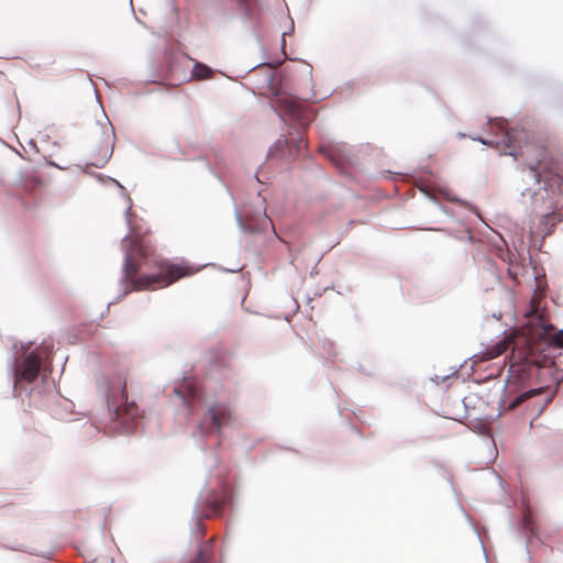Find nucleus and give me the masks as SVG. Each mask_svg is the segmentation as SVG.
Here are the masks:
<instances>
[{
  "mask_svg": "<svg viewBox=\"0 0 563 563\" xmlns=\"http://www.w3.org/2000/svg\"><path fill=\"white\" fill-rule=\"evenodd\" d=\"M196 526H197V530H198V537L203 538L206 530H205V526L201 521V518H198Z\"/></svg>",
  "mask_w": 563,
  "mask_h": 563,
  "instance_id": "obj_13",
  "label": "nucleus"
},
{
  "mask_svg": "<svg viewBox=\"0 0 563 563\" xmlns=\"http://www.w3.org/2000/svg\"><path fill=\"white\" fill-rule=\"evenodd\" d=\"M211 556V545L206 543L200 549L196 559L191 563H209Z\"/></svg>",
  "mask_w": 563,
  "mask_h": 563,
  "instance_id": "obj_12",
  "label": "nucleus"
},
{
  "mask_svg": "<svg viewBox=\"0 0 563 563\" xmlns=\"http://www.w3.org/2000/svg\"><path fill=\"white\" fill-rule=\"evenodd\" d=\"M492 129H496V134L500 135L497 140L496 147L504 154L511 155L516 158L527 157V165L533 173L536 180H542V173L551 170L552 162L547 161V150L542 146L528 142V133L521 129H508L507 122L499 119L492 123Z\"/></svg>",
  "mask_w": 563,
  "mask_h": 563,
  "instance_id": "obj_3",
  "label": "nucleus"
},
{
  "mask_svg": "<svg viewBox=\"0 0 563 563\" xmlns=\"http://www.w3.org/2000/svg\"><path fill=\"white\" fill-rule=\"evenodd\" d=\"M512 344L507 384L509 387H525L538 379L541 368L555 364L552 347L544 340H532L525 334L506 336L482 353L481 361L498 357Z\"/></svg>",
  "mask_w": 563,
  "mask_h": 563,
  "instance_id": "obj_2",
  "label": "nucleus"
},
{
  "mask_svg": "<svg viewBox=\"0 0 563 563\" xmlns=\"http://www.w3.org/2000/svg\"><path fill=\"white\" fill-rule=\"evenodd\" d=\"M211 75L212 70L208 66L198 62L195 64L192 69V76L196 79H208L211 77Z\"/></svg>",
  "mask_w": 563,
  "mask_h": 563,
  "instance_id": "obj_10",
  "label": "nucleus"
},
{
  "mask_svg": "<svg viewBox=\"0 0 563 563\" xmlns=\"http://www.w3.org/2000/svg\"><path fill=\"white\" fill-rule=\"evenodd\" d=\"M175 393L184 399L189 408L192 401L201 400V390L192 378H185L180 387L175 389Z\"/></svg>",
  "mask_w": 563,
  "mask_h": 563,
  "instance_id": "obj_9",
  "label": "nucleus"
},
{
  "mask_svg": "<svg viewBox=\"0 0 563 563\" xmlns=\"http://www.w3.org/2000/svg\"><path fill=\"white\" fill-rule=\"evenodd\" d=\"M274 106L282 118L294 120L300 125H307L313 120V113L307 107L289 97L278 98Z\"/></svg>",
  "mask_w": 563,
  "mask_h": 563,
  "instance_id": "obj_5",
  "label": "nucleus"
},
{
  "mask_svg": "<svg viewBox=\"0 0 563 563\" xmlns=\"http://www.w3.org/2000/svg\"><path fill=\"white\" fill-rule=\"evenodd\" d=\"M541 388H531L520 395H518L515 400L511 402L510 407L511 408H516L518 407L520 404H522L523 401H526L527 399H529L530 397L534 396V395H538L541 393Z\"/></svg>",
  "mask_w": 563,
  "mask_h": 563,
  "instance_id": "obj_11",
  "label": "nucleus"
},
{
  "mask_svg": "<svg viewBox=\"0 0 563 563\" xmlns=\"http://www.w3.org/2000/svg\"><path fill=\"white\" fill-rule=\"evenodd\" d=\"M227 504L224 492H208L199 501V516L210 518L221 516Z\"/></svg>",
  "mask_w": 563,
  "mask_h": 563,
  "instance_id": "obj_7",
  "label": "nucleus"
},
{
  "mask_svg": "<svg viewBox=\"0 0 563 563\" xmlns=\"http://www.w3.org/2000/svg\"><path fill=\"white\" fill-rule=\"evenodd\" d=\"M125 252L123 279L132 290L166 288L196 269L183 261L173 262L156 254L153 245L140 235L123 240Z\"/></svg>",
  "mask_w": 563,
  "mask_h": 563,
  "instance_id": "obj_1",
  "label": "nucleus"
},
{
  "mask_svg": "<svg viewBox=\"0 0 563 563\" xmlns=\"http://www.w3.org/2000/svg\"><path fill=\"white\" fill-rule=\"evenodd\" d=\"M41 369V354L37 351L24 353L21 360L14 364L15 385L20 380L32 383L38 376Z\"/></svg>",
  "mask_w": 563,
  "mask_h": 563,
  "instance_id": "obj_6",
  "label": "nucleus"
},
{
  "mask_svg": "<svg viewBox=\"0 0 563 563\" xmlns=\"http://www.w3.org/2000/svg\"><path fill=\"white\" fill-rule=\"evenodd\" d=\"M479 142H482L483 144H490L492 142H487L485 140H482V139H478Z\"/></svg>",
  "mask_w": 563,
  "mask_h": 563,
  "instance_id": "obj_14",
  "label": "nucleus"
},
{
  "mask_svg": "<svg viewBox=\"0 0 563 563\" xmlns=\"http://www.w3.org/2000/svg\"><path fill=\"white\" fill-rule=\"evenodd\" d=\"M552 330V327L550 329H544L543 333L540 334L538 338H530L532 340H544L549 343V345L553 349L551 354L553 355V361L555 362V364H552V366L559 368L561 366V360L556 357V351L558 349L563 347V330L558 331L553 334L551 333Z\"/></svg>",
  "mask_w": 563,
  "mask_h": 563,
  "instance_id": "obj_8",
  "label": "nucleus"
},
{
  "mask_svg": "<svg viewBox=\"0 0 563 563\" xmlns=\"http://www.w3.org/2000/svg\"><path fill=\"white\" fill-rule=\"evenodd\" d=\"M232 420L231 408L222 402L213 404L208 408L205 419L200 422V429L206 434L221 433L223 427Z\"/></svg>",
  "mask_w": 563,
  "mask_h": 563,
  "instance_id": "obj_4",
  "label": "nucleus"
}]
</instances>
